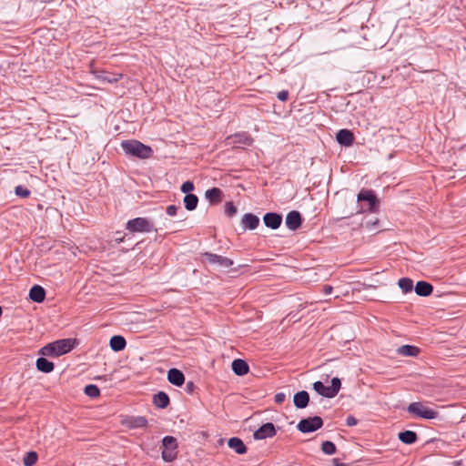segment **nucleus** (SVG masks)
I'll return each instance as SVG.
<instances>
[{"instance_id":"f257e3e1","label":"nucleus","mask_w":466,"mask_h":466,"mask_svg":"<svg viewBox=\"0 0 466 466\" xmlns=\"http://www.w3.org/2000/svg\"><path fill=\"white\" fill-rule=\"evenodd\" d=\"M121 147L127 155L139 159H147L153 155V149L149 146L136 139L122 141Z\"/></svg>"},{"instance_id":"f03ea898","label":"nucleus","mask_w":466,"mask_h":466,"mask_svg":"<svg viewBox=\"0 0 466 466\" xmlns=\"http://www.w3.org/2000/svg\"><path fill=\"white\" fill-rule=\"evenodd\" d=\"M126 229L130 233H147L153 230L157 231L153 222L147 218H136L130 219L126 224Z\"/></svg>"},{"instance_id":"7ed1b4c3","label":"nucleus","mask_w":466,"mask_h":466,"mask_svg":"<svg viewBox=\"0 0 466 466\" xmlns=\"http://www.w3.org/2000/svg\"><path fill=\"white\" fill-rule=\"evenodd\" d=\"M340 387L341 382L339 378H333L330 386H325L324 383L319 380L313 383V389L318 394L329 399L334 398L338 394Z\"/></svg>"},{"instance_id":"20e7f679","label":"nucleus","mask_w":466,"mask_h":466,"mask_svg":"<svg viewBox=\"0 0 466 466\" xmlns=\"http://www.w3.org/2000/svg\"><path fill=\"white\" fill-rule=\"evenodd\" d=\"M163 451L161 457L164 461L171 462L177 457V441L173 436H165L162 440Z\"/></svg>"},{"instance_id":"39448f33","label":"nucleus","mask_w":466,"mask_h":466,"mask_svg":"<svg viewBox=\"0 0 466 466\" xmlns=\"http://www.w3.org/2000/svg\"><path fill=\"white\" fill-rule=\"evenodd\" d=\"M407 411L410 414L426 420L436 419L439 415L438 411L425 406L423 403L420 401L410 403L409 406L407 407Z\"/></svg>"},{"instance_id":"423d86ee","label":"nucleus","mask_w":466,"mask_h":466,"mask_svg":"<svg viewBox=\"0 0 466 466\" xmlns=\"http://www.w3.org/2000/svg\"><path fill=\"white\" fill-rule=\"evenodd\" d=\"M323 426V420L319 416L302 419L297 425V429L302 433H309L318 431Z\"/></svg>"},{"instance_id":"0eeeda50","label":"nucleus","mask_w":466,"mask_h":466,"mask_svg":"<svg viewBox=\"0 0 466 466\" xmlns=\"http://www.w3.org/2000/svg\"><path fill=\"white\" fill-rule=\"evenodd\" d=\"M357 201H366L368 203V208L366 209L363 207H360V208L357 210V213H361L366 210L374 211L378 200L376 195L372 190L361 189L357 196Z\"/></svg>"},{"instance_id":"6e6552de","label":"nucleus","mask_w":466,"mask_h":466,"mask_svg":"<svg viewBox=\"0 0 466 466\" xmlns=\"http://www.w3.org/2000/svg\"><path fill=\"white\" fill-rule=\"evenodd\" d=\"M276 429L272 422H267L262 424L253 433V438L257 441L271 438L276 435Z\"/></svg>"},{"instance_id":"1a4fd4ad","label":"nucleus","mask_w":466,"mask_h":466,"mask_svg":"<svg viewBox=\"0 0 466 466\" xmlns=\"http://www.w3.org/2000/svg\"><path fill=\"white\" fill-rule=\"evenodd\" d=\"M92 74L96 77V79L99 80L102 83H109L114 84L122 78V74L116 73H108L106 71H92Z\"/></svg>"},{"instance_id":"9d476101","label":"nucleus","mask_w":466,"mask_h":466,"mask_svg":"<svg viewBox=\"0 0 466 466\" xmlns=\"http://www.w3.org/2000/svg\"><path fill=\"white\" fill-rule=\"evenodd\" d=\"M56 351V357L69 352L74 348V340L71 339H58L53 342Z\"/></svg>"},{"instance_id":"9b49d317","label":"nucleus","mask_w":466,"mask_h":466,"mask_svg":"<svg viewBox=\"0 0 466 466\" xmlns=\"http://www.w3.org/2000/svg\"><path fill=\"white\" fill-rule=\"evenodd\" d=\"M240 224L244 231L253 230L258 227L259 218L252 213H247L242 217Z\"/></svg>"},{"instance_id":"f8f14e48","label":"nucleus","mask_w":466,"mask_h":466,"mask_svg":"<svg viewBox=\"0 0 466 466\" xmlns=\"http://www.w3.org/2000/svg\"><path fill=\"white\" fill-rule=\"evenodd\" d=\"M263 222L266 227L271 229H277L281 225L282 216L275 212H268L264 215Z\"/></svg>"},{"instance_id":"ddd939ff","label":"nucleus","mask_w":466,"mask_h":466,"mask_svg":"<svg viewBox=\"0 0 466 466\" xmlns=\"http://www.w3.org/2000/svg\"><path fill=\"white\" fill-rule=\"evenodd\" d=\"M205 257L210 264H218L224 268H228L233 265V261L227 257L213 253H206Z\"/></svg>"},{"instance_id":"4468645a","label":"nucleus","mask_w":466,"mask_h":466,"mask_svg":"<svg viewBox=\"0 0 466 466\" xmlns=\"http://www.w3.org/2000/svg\"><path fill=\"white\" fill-rule=\"evenodd\" d=\"M285 223L290 230L298 229L302 223L301 215L299 211L293 210L288 213Z\"/></svg>"},{"instance_id":"2eb2a0df","label":"nucleus","mask_w":466,"mask_h":466,"mask_svg":"<svg viewBox=\"0 0 466 466\" xmlns=\"http://www.w3.org/2000/svg\"><path fill=\"white\" fill-rule=\"evenodd\" d=\"M123 423L129 429H144L147 426V420L144 416L127 417Z\"/></svg>"},{"instance_id":"dca6fc26","label":"nucleus","mask_w":466,"mask_h":466,"mask_svg":"<svg viewBox=\"0 0 466 466\" xmlns=\"http://www.w3.org/2000/svg\"><path fill=\"white\" fill-rule=\"evenodd\" d=\"M337 141L339 145L350 147L354 142L353 133L349 129H340L336 135Z\"/></svg>"},{"instance_id":"f3484780","label":"nucleus","mask_w":466,"mask_h":466,"mask_svg":"<svg viewBox=\"0 0 466 466\" xmlns=\"http://www.w3.org/2000/svg\"><path fill=\"white\" fill-rule=\"evenodd\" d=\"M167 380L171 384L180 387L185 382V375L181 370L172 368L167 372Z\"/></svg>"},{"instance_id":"a211bd4d","label":"nucleus","mask_w":466,"mask_h":466,"mask_svg":"<svg viewBox=\"0 0 466 466\" xmlns=\"http://www.w3.org/2000/svg\"><path fill=\"white\" fill-rule=\"evenodd\" d=\"M414 290L418 296L428 297L432 293L433 287L431 283L420 280L416 283Z\"/></svg>"},{"instance_id":"6ab92c4d","label":"nucleus","mask_w":466,"mask_h":466,"mask_svg":"<svg viewBox=\"0 0 466 466\" xmlns=\"http://www.w3.org/2000/svg\"><path fill=\"white\" fill-rule=\"evenodd\" d=\"M231 368L233 372L238 376H244L249 370L248 364L241 359L234 360L232 361Z\"/></svg>"},{"instance_id":"aec40b11","label":"nucleus","mask_w":466,"mask_h":466,"mask_svg":"<svg viewBox=\"0 0 466 466\" xmlns=\"http://www.w3.org/2000/svg\"><path fill=\"white\" fill-rule=\"evenodd\" d=\"M293 402L296 408L304 409L309 405V395L306 390L297 392L293 397Z\"/></svg>"},{"instance_id":"412c9836","label":"nucleus","mask_w":466,"mask_h":466,"mask_svg":"<svg viewBox=\"0 0 466 466\" xmlns=\"http://www.w3.org/2000/svg\"><path fill=\"white\" fill-rule=\"evenodd\" d=\"M29 298L34 302H43L46 299V290L41 286L35 285L29 290Z\"/></svg>"},{"instance_id":"4be33fe9","label":"nucleus","mask_w":466,"mask_h":466,"mask_svg":"<svg viewBox=\"0 0 466 466\" xmlns=\"http://www.w3.org/2000/svg\"><path fill=\"white\" fill-rule=\"evenodd\" d=\"M228 445L230 449L234 450L236 453L241 455L247 452V447L243 441L238 437H232L228 440Z\"/></svg>"},{"instance_id":"5701e85b","label":"nucleus","mask_w":466,"mask_h":466,"mask_svg":"<svg viewBox=\"0 0 466 466\" xmlns=\"http://www.w3.org/2000/svg\"><path fill=\"white\" fill-rule=\"evenodd\" d=\"M223 192L218 187H212L208 189L205 193V198L210 202V204H218L222 201Z\"/></svg>"},{"instance_id":"b1692460","label":"nucleus","mask_w":466,"mask_h":466,"mask_svg":"<svg viewBox=\"0 0 466 466\" xmlns=\"http://www.w3.org/2000/svg\"><path fill=\"white\" fill-rule=\"evenodd\" d=\"M109 346L114 351H121L126 348L127 341L123 336L114 335L110 339Z\"/></svg>"},{"instance_id":"393cba45","label":"nucleus","mask_w":466,"mask_h":466,"mask_svg":"<svg viewBox=\"0 0 466 466\" xmlns=\"http://www.w3.org/2000/svg\"><path fill=\"white\" fill-rule=\"evenodd\" d=\"M153 403L159 409H165L169 404V397L164 391H159L153 397Z\"/></svg>"},{"instance_id":"a878e982","label":"nucleus","mask_w":466,"mask_h":466,"mask_svg":"<svg viewBox=\"0 0 466 466\" xmlns=\"http://www.w3.org/2000/svg\"><path fill=\"white\" fill-rule=\"evenodd\" d=\"M36 369L44 373H49L53 371L55 365L52 361L48 360L46 358H38L35 362Z\"/></svg>"},{"instance_id":"bb28decb","label":"nucleus","mask_w":466,"mask_h":466,"mask_svg":"<svg viewBox=\"0 0 466 466\" xmlns=\"http://www.w3.org/2000/svg\"><path fill=\"white\" fill-rule=\"evenodd\" d=\"M399 440L405 444H413L416 442L418 436L413 431H404L399 433Z\"/></svg>"},{"instance_id":"cd10ccee","label":"nucleus","mask_w":466,"mask_h":466,"mask_svg":"<svg viewBox=\"0 0 466 466\" xmlns=\"http://www.w3.org/2000/svg\"><path fill=\"white\" fill-rule=\"evenodd\" d=\"M397 352L401 356L416 357L420 350L412 345H402L398 348Z\"/></svg>"},{"instance_id":"c85d7f7f","label":"nucleus","mask_w":466,"mask_h":466,"mask_svg":"<svg viewBox=\"0 0 466 466\" xmlns=\"http://www.w3.org/2000/svg\"><path fill=\"white\" fill-rule=\"evenodd\" d=\"M185 208L188 211L195 210L198 207V198L194 194H187L183 199Z\"/></svg>"},{"instance_id":"c756f323","label":"nucleus","mask_w":466,"mask_h":466,"mask_svg":"<svg viewBox=\"0 0 466 466\" xmlns=\"http://www.w3.org/2000/svg\"><path fill=\"white\" fill-rule=\"evenodd\" d=\"M398 285L404 293L410 292L413 289V281L410 278L400 279Z\"/></svg>"},{"instance_id":"7c9ffc66","label":"nucleus","mask_w":466,"mask_h":466,"mask_svg":"<svg viewBox=\"0 0 466 466\" xmlns=\"http://www.w3.org/2000/svg\"><path fill=\"white\" fill-rule=\"evenodd\" d=\"M229 138L232 139V142L235 144L238 143L249 146L252 143V139L246 134H235Z\"/></svg>"},{"instance_id":"2f4dec72","label":"nucleus","mask_w":466,"mask_h":466,"mask_svg":"<svg viewBox=\"0 0 466 466\" xmlns=\"http://www.w3.org/2000/svg\"><path fill=\"white\" fill-rule=\"evenodd\" d=\"M37 459L38 454L35 451H31L26 452L25 455L24 456L23 463L25 466H33L37 461Z\"/></svg>"},{"instance_id":"473e14b6","label":"nucleus","mask_w":466,"mask_h":466,"mask_svg":"<svg viewBox=\"0 0 466 466\" xmlns=\"http://www.w3.org/2000/svg\"><path fill=\"white\" fill-rule=\"evenodd\" d=\"M84 392L90 398H96L100 394V390L96 385L88 384L85 387Z\"/></svg>"},{"instance_id":"72a5a7b5","label":"nucleus","mask_w":466,"mask_h":466,"mask_svg":"<svg viewBox=\"0 0 466 466\" xmlns=\"http://www.w3.org/2000/svg\"><path fill=\"white\" fill-rule=\"evenodd\" d=\"M321 451L327 455H332L336 452V446L332 441H325L321 444Z\"/></svg>"},{"instance_id":"f704fd0d","label":"nucleus","mask_w":466,"mask_h":466,"mask_svg":"<svg viewBox=\"0 0 466 466\" xmlns=\"http://www.w3.org/2000/svg\"><path fill=\"white\" fill-rule=\"evenodd\" d=\"M40 353L42 355H46V356H50V357H56V351L55 346L53 345V342L48 343L47 345L43 347L40 350Z\"/></svg>"},{"instance_id":"c9c22d12","label":"nucleus","mask_w":466,"mask_h":466,"mask_svg":"<svg viewBox=\"0 0 466 466\" xmlns=\"http://www.w3.org/2000/svg\"><path fill=\"white\" fill-rule=\"evenodd\" d=\"M15 195L21 198H27L30 196L31 192L28 188L25 187L24 186H17L15 189Z\"/></svg>"},{"instance_id":"e433bc0d","label":"nucleus","mask_w":466,"mask_h":466,"mask_svg":"<svg viewBox=\"0 0 466 466\" xmlns=\"http://www.w3.org/2000/svg\"><path fill=\"white\" fill-rule=\"evenodd\" d=\"M225 212L228 216L233 217L237 214V208L233 202H227L225 205Z\"/></svg>"},{"instance_id":"4c0bfd02","label":"nucleus","mask_w":466,"mask_h":466,"mask_svg":"<svg viewBox=\"0 0 466 466\" xmlns=\"http://www.w3.org/2000/svg\"><path fill=\"white\" fill-rule=\"evenodd\" d=\"M180 189L183 193H186V195L191 194L190 192L194 190V184L193 182L187 180L182 184Z\"/></svg>"},{"instance_id":"58836bf2","label":"nucleus","mask_w":466,"mask_h":466,"mask_svg":"<svg viewBox=\"0 0 466 466\" xmlns=\"http://www.w3.org/2000/svg\"><path fill=\"white\" fill-rule=\"evenodd\" d=\"M179 207L177 206H175V205H169L167 207V214L170 217H174L177 215V212L178 210Z\"/></svg>"},{"instance_id":"ea45409f","label":"nucleus","mask_w":466,"mask_h":466,"mask_svg":"<svg viewBox=\"0 0 466 466\" xmlns=\"http://www.w3.org/2000/svg\"><path fill=\"white\" fill-rule=\"evenodd\" d=\"M286 400V394L284 392H279L275 395L274 400L278 404H281Z\"/></svg>"},{"instance_id":"a19ab883","label":"nucleus","mask_w":466,"mask_h":466,"mask_svg":"<svg viewBox=\"0 0 466 466\" xmlns=\"http://www.w3.org/2000/svg\"><path fill=\"white\" fill-rule=\"evenodd\" d=\"M358 423V420L352 416V415H350L347 417L346 419V425L349 426V427H352V426H355L357 425Z\"/></svg>"},{"instance_id":"79ce46f5","label":"nucleus","mask_w":466,"mask_h":466,"mask_svg":"<svg viewBox=\"0 0 466 466\" xmlns=\"http://www.w3.org/2000/svg\"><path fill=\"white\" fill-rule=\"evenodd\" d=\"M289 97V92L286 91V90H282L280 92L278 93V98L280 100V101H286Z\"/></svg>"},{"instance_id":"37998d69","label":"nucleus","mask_w":466,"mask_h":466,"mask_svg":"<svg viewBox=\"0 0 466 466\" xmlns=\"http://www.w3.org/2000/svg\"><path fill=\"white\" fill-rule=\"evenodd\" d=\"M195 390V384L193 381H187V384H186V388H185V390L191 394Z\"/></svg>"},{"instance_id":"c03bdc74","label":"nucleus","mask_w":466,"mask_h":466,"mask_svg":"<svg viewBox=\"0 0 466 466\" xmlns=\"http://www.w3.org/2000/svg\"><path fill=\"white\" fill-rule=\"evenodd\" d=\"M332 289H333V288H332L331 286H329V285H325V286L323 287V292H324L326 295L330 294V293H331V291H332Z\"/></svg>"},{"instance_id":"a18cd8bd","label":"nucleus","mask_w":466,"mask_h":466,"mask_svg":"<svg viewBox=\"0 0 466 466\" xmlns=\"http://www.w3.org/2000/svg\"><path fill=\"white\" fill-rule=\"evenodd\" d=\"M334 466H347L345 463H341L338 461V459H334Z\"/></svg>"},{"instance_id":"49530a36","label":"nucleus","mask_w":466,"mask_h":466,"mask_svg":"<svg viewBox=\"0 0 466 466\" xmlns=\"http://www.w3.org/2000/svg\"><path fill=\"white\" fill-rule=\"evenodd\" d=\"M116 241L117 243H120V242L124 241V238H116Z\"/></svg>"}]
</instances>
